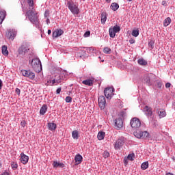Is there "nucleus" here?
<instances>
[{
    "label": "nucleus",
    "instance_id": "nucleus-1",
    "mask_svg": "<svg viewBox=\"0 0 175 175\" xmlns=\"http://www.w3.org/2000/svg\"><path fill=\"white\" fill-rule=\"evenodd\" d=\"M26 16L31 24H34L36 27H39V16L34 8H29L26 12Z\"/></svg>",
    "mask_w": 175,
    "mask_h": 175
},
{
    "label": "nucleus",
    "instance_id": "nucleus-2",
    "mask_svg": "<svg viewBox=\"0 0 175 175\" xmlns=\"http://www.w3.org/2000/svg\"><path fill=\"white\" fill-rule=\"evenodd\" d=\"M31 66L33 70H35V72H36L37 73H40V72H42V62H40V59H39L38 58L32 59Z\"/></svg>",
    "mask_w": 175,
    "mask_h": 175
},
{
    "label": "nucleus",
    "instance_id": "nucleus-3",
    "mask_svg": "<svg viewBox=\"0 0 175 175\" xmlns=\"http://www.w3.org/2000/svg\"><path fill=\"white\" fill-rule=\"evenodd\" d=\"M67 5L69 10L71 11L72 14H79L80 13V9H79V5H76L73 1H68Z\"/></svg>",
    "mask_w": 175,
    "mask_h": 175
},
{
    "label": "nucleus",
    "instance_id": "nucleus-4",
    "mask_svg": "<svg viewBox=\"0 0 175 175\" xmlns=\"http://www.w3.org/2000/svg\"><path fill=\"white\" fill-rule=\"evenodd\" d=\"M130 125L133 129H137V128L142 126V122L140 121V119L137 118H133L131 120Z\"/></svg>",
    "mask_w": 175,
    "mask_h": 175
},
{
    "label": "nucleus",
    "instance_id": "nucleus-5",
    "mask_svg": "<svg viewBox=\"0 0 175 175\" xmlns=\"http://www.w3.org/2000/svg\"><path fill=\"white\" fill-rule=\"evenodd\" d=\"M16 35L17 31L13 29H9L5 32L6 38L9 39L10 40H14Z\"/></svg>",
    "mask_w": 175,
    "mask_h": 175
},
{
    "label": "nucleus",
    "instance_id": "nucleus-6",
    "mask_svg": "<svg viewBox=\"0 0 175 175\" xmlns=\"http://www.w3.org/2000/svg\"><path fill=\"white\" fill-rule=\"evenodd\" d=\"M21 73L22 75L24 76V77H27L28 79H30L31 80H33L35 79V73L32 72L31 70H22L21 71Z\"/></svg>",
    "mask_w": 175,
    "mask_h": 175
},
{
    "label": "nucleus",
    "instance_id": "nucleus-7",
    "mask_svg": "<svg viewBox=\"0 0 175 175\" xmlns=\"http://www.w3.org/2000/svg\"><path fill=\"white\" fill-rule=\"evenodd\" d=\"M114 88H106L104 90L105 96L107 99H111L113 95H114Z\"/></svg>",
    "mask_w": 175,
    "mask_h": 175
},
{
    "label": "nucleus",
    "instance_id": "nucleus-8",
    "mask_svg": "<svg viewBox=\"0 0 175 175\" xmlns=\"http://www.w3.org/2000/svg\"><path fill=\"white\" fill-rule=\"evenodd\" d=\"M18 54L21 55H25L29 53V46L27 45H22L18 50Z\"/></svg>",
    "mask_w": 175,
    "mask_h": 175
},
{
    "label": "nucleus",
    "instance_id": "nucleus-9",
    "mask_svg": "<svg viewBox=\"0 0 175 175\" xmlns=\"http://www.w3.org/2000/svg\"><path fill=\"white\" fill-rule=\"evenodd\" d=\"M98 105L101 110H103L106 107V98L103 96H100L98 98Z\"/></svg>",
    "mask_w": 175,
    "mask_h": 175
},
{
    "label": "nucleus",
    "instance_id": "nucleus-10",
    "mask_svg": "<svg viewBox=\"0 0 175 175\" xmlns=\"http://www.w3.org/2000/svg\"><path fill=\"white\" fill-rule=\"evenodd\" d=\"M20 161L21 162V163H23V165H27V163H28V161H29V157L27 155H25V154H24V152L21 153V159Z\"/></svg>",
    "mask_w": 175,
    "mask_h": 175
},
{
    "label": "nucleus",
    "instance_id": "nucleus-11",
    "mask_svg": "<svg viewBox=\"0 0 175 175\" xmlns=\"http://www.w3.org/2000/svg\"><path fill=\"white\" fill-rule=\"evenodd\" d=\"M115 125L116 129H121L124 125V122L121 118H119L115 120Z\"/></svg>",
    "mask_w": 175,
    "mask_h": 175
},
{
    "label": "nucleus",
    "instance_id": "nucleus-12",
    "mask_svg": "<svg viewBox=\"0 0 175 175\" xmlns=\"http://www.w3.org/2000/svg\"><path fill=\"white\" fill-rule=\"evenodd\" d=\"M124 140L119 139L114 144L115 150H120L124 146Z\"/></svg>",
    "mask_w": 175,
    "mask_h": 175
},
{
    "label": "nucleus",
    "instance_id": "nucleus-13",
    "mask_svg": "<svg viewBox=\"0 0 175 175\" xmlns=\"http://www.w3.org/2000/svg\"><path fill=\"white\" fill-rule=\"evenodd\" d=\"M75 165H80V163H81V162H83V156H81V154H77L75 157Z\"/></svg>",
    "mask_w": 175,
    "mask_h": 175
},
{
    "label": "nucleus",
    "instance_id": "nucleus-14",
    "mask_svg": "<svg viewBox=\"0 0 175 175\" xmlns=\"http://www.w3.org/2000/svg\"><path fill=\"white\" fill-rule=\"evenodd\" d=\"M64 33V30L62 29H56L53 32V38H58Z\"/></svg>",
    "mask_w": 175,
    "mask_h": 175
},
{
    "label": "nucleus",
    "instance_id": "nucleus-15",
    "mask_svg": "<svg viewBox=\"0 0 175 175\" xmlns=\"http://www.w3.org/2000/svg\"><path fill=\"white\" fill-rule=\"evenodd\" d=\"M144 111H146V116L148 117H151L152 116V108L146 106L144 109Z\"/></svg>",
    "mask_w": 175,
    "mask_h": 175
},
{
    "label": "nucleus",
    "instance_id": "nucleus-16",
    "mask_svg": "<svg viewBox=\"0 0 175 175\" xmlns=\"http://www.w3.org/2000/svg\"><path fill=\"white\" fill-rule=\"evenodd\" d=\"M45 85L53 87V85H57V84H55V80L53 79H48L45 83Z\"/></svg>",
    "mask_w": 175,
    "mask_h": 175
},
{
    "label": "nucleus",
    "instance_id": "nucleus-17",
    "mask_svg": "<svg viewBox=\"0 0 175 175\" xmlns=\"http://www.w3.org/2000/svg\"><path fill=\"white\" fill-rule=\"evenodd\" d=\"M82 83L85 85H88L89 87H91V85H94V79H86L82 81Z\"/></svg>",
    "mask_w": 175,
    "mask_h": 175
},
{
    "label": "nucleus",
    "instance_id": "nucleus-18",
    "mask_svg": "<svg viewBox=\"0 0 175 175\" xmlns=\"http://www.w3.org/2000/svg\"><path fill=\"white\" fill-rule=\"evenodd\" d=\"M48 129L49 131H55L57 129V124L53 122L48 123Z\"/></svg>",
    "mask_w": 175,
    "mask_h": 175
},
{
    "label": "nucleus",
    "instance_id": "nucleus-19",
    "mask_svg": "<svg viewBox=\"0 0 175 175\" xmlns=\"http://www.w3.org/2000/svg\"><path fill=\"white\" fill-rule=\"evenodd\" d=\"M158 115L159 116L160 118H163V117H166V111L164 109H159Z\"/></svg>",
    "mask_w": 175,
    "mask_h": 175
},
{
    "label": "nucleus",
    "instance_id": "nucleus-20",
    "mask_svg": "<svg viewBox=\"0 0 175 175\" xmlns=\"http://www.w3.org/2000/svg\"><path fill=\"white\" fill-rule=\"evenodd\" d=\"M53 167H56V168L57 167H64L65 166V165L63 163L53 161Z\"/></svg>",
    "mask_w": 175,
    "mask_h": 175
},
{
    "label": "nucleus",
    "instance_id": "nucleus-21",
    "mask_svg": "<svg viewBox=\"0 0 175 175\" xmlns=\"http://www.w3.org/2000/svg\"><path fill=\"white\" fill-rule=\"evenodd\" d=\"M46 111H47V105H44L40 110V114H41V116H44Z\"/></svg>",
    "mask_w": 175,
    "mask_h": 175
},
{
    "label": "nucleus",
    "instance_id": "nucleus-22",
    "mask_svg": "<svg viewBox=\"0 0 175 175\" xmlns=\"http://www.w3.org/2000/svg\"><path fill=\"white\" fill-rule=\"evenodd\" d=\"M53 80H55V84H57H57L61 83V75H59V74L56 75Z\"/></svg>",
    "mask_w": 175,
    "mask_h": 175
},
{
    "label": "nucleus",
    "instance_id": "nucleus-23",
    "mask_svg": "<svg viewBox=\"0 0 175 175\" xmlns=\"http://www.w3.org/2000/svg\"><path fill=\"white\" fill-rule=\"evenodd\" d=\"M2 54L3 55H9V51H8V46H6V45L2 46Z\"/></svg>",
    "mask_w": 175,
    "mask_h": 175
},
{
    "label": "nucleus",
    "instance_id": "nucleus-24",
    "mask_svg": "<svg viewBox=\"0 0 175 175\" xmlns=\"http://www.w3.org/2000/svg\"><path fill=\"white\" fill-rule=\"evenodd\" d=\"M72 138L77 140V139H79V131H77V130H75L72 132Z\"/></svg>",
    "mask_w": 175,
    "mask_h": 175
},
{
    "label": "nucleus",
    "instance_id": "nucleus-25",
    "mask_svg": "<svg viewBox=\"0 0 175 175\" xmlns=\"http://www.w3.org/2000/svg\"><path fill=\"white\" fill-rule=\"evenodd\" d=\"M120 8V5L117 3H112L111 5V9L113 10V12H116Z\"/></svg>",
    "mask_w": 175,
    "mask_h": 175
},
{
    "label": "nucleus",
    "instance_id": "nucleus-26",
    "mask_svg": "<svg viewBox=\"0 0 175 175\" xmlns=\"http://www.w3.org/2000/svg\"><path fill=\"white\" fill-rule=\"evenodd\" d=\"M5 17H6V14L4 12H0V24H2V23H3Z\"/></svg>",
    "mask_w": 175,
    "mask_h": 175
},
{
    "label": "nucleus",
    "instance_id": "nucleus-27",
    "mask_svg": "<svg viewBox=\"0 0 175 175\" xmlns=\"http://www.w3.org/2000/svg\"><path fill=\"white\" fill-rule=\"evenodd\" d=\"M109 29L114 31L115 33H117V32H120V31H121V28L118 25L114 26L113 27H110Z\"/></svg>",
    "mask_w": 175,
    "mask_h": 175
},
{
    "label": "nucleus",
    "instance_id": "nucleus-28",
    "mask_svg": "<svg viewBox=\"0 0 175 175\" xmlns=\"http://www.w3.org/2000/svg\"><path fill=\"white\" fill-rule=\"evenodd\" d=\"M105 132H99L97 135L98 140H103L105 139Z\"/></svg>",
    "mask_w": 175,
    "mask_h": 175
},
{
    "label": "nucleus",
    "instance_id": "nucleus-29",
    "mask_svg": "<svg viewBox=\"0 0 175 175\" xmlns=\"http://www.w3.org/2000/svg\"><path fill=\"white\" fill-rule=\"evenodd\" d=\"M172 23V19L168 17L163 21V25L164 27H167L170 23Z\"/></svg>",
    "mask_w": 175,
    "mask_h": 175
},
{
    "label": "nucleus",
    "instance_id": "nucleus-30",
    "mask_svg": "<svg viewBox=\"0 0 175 175\" xmlns=\"http://www.w3.org/2000/svg\"><path fill=\"white\" fill-rule=\"evenodd\" d=\"M138 64L139 65L146 66V65H147V61H146L144 59H138Z\"/></svg>",
    "mask_w": 175,
    "mask_h": 175
},
{
    "label": "nucleus",
    "instance_id": "nucleus-31",
    "mask_svg": "<svg viewBox=\"0 0 175 175\" xmlns=\"http://www.w3.org/2000/svg\"><path fill=\"white\" fill-rule=\"evenodd\" d=\"M141 169H142V170H146V169H148V161L144 162L141 165Z\"/></svg>",
    "mask_w": 175,
    "mask_h": 175
},
{
    "label": "nucleus",
    "instance_id": "nucleus-32",
    "mask_svg": "<svg viewBox=\"0 0 175 175\" xmlns=\"http://www.w3.org/2000/svg\"><path fill=\"white\" fill-rule=\"evenodd\" d=\"M134 136H135V137H137V139H142V131H136L134 133Z\"/></svg>",
    "mask_w": 175,
    "mask_h": 175
},
{
    "label": "nucleus",
    "instance_id": "nucleus-33",
    "mask_svg": "<svg viewBox=\"0 0 175 175\" xmlns=\"http://www.w3.org/2000/svg\"><path fill=\"white\" fill-rule=\"evenodd\" d=\"M131 35L132 36H135V38H137V36H139V29L133 30Z\"/></svg>",
    "mask_w": 175,
    "mask_h": 175
},
{
    "label": "nucleus",
    "instance_id": "nucleus-34",
    "mask_svg": "<svg viewBox=\"0 0 175 175\" xmlns=\"http://www.w3.org/2000/svg\"><path fill=\"white\" fill-rule=\"evenodd\" d=\"M144 81L147 84V85H151V81L150 79V77L148 76L145 77Z\"/></svg>",
    "mask_w": 175,
    "mask_h": 175
},
{
    "label": "nucleus",
    "instance_id": "nucleus-35",
    "mask_svg": "<svg viewBox=\"0 0 175 175\" xmlns=\"http://www.w3.org/2000/svg\"><path fill=\"white\" fill-rule=\"evenodd\" d=\"M11 167L13 170H17V167H18V165L16 162L12 161L11 163Z\"/></svg>",
    "mask_w": 175,
    "mask_h": 175
},
{
    "label": "nucleus",
    "instance_id": "nucleus-36",
    "mask_svg": "<svg viewBox=\"0 0 175 175\" xmlns=\"http://www.w3.org/2000/svg\"><path fill=\"white\" fill-rule=\"evenodd\" d=\"M103 53L105 54H110V53H111V49L109 47H105L103 49Z\"/></svg>",
    "mask_w": 175,
    "mask_h": 175
},
{
    "label": "nucleus",
    "instance_id": "nucleus-37",
    "mask_svg": "<svg viewBox=\"0 0 175 175\" xmlns=\"http://www.w3.org/2000/svg\"><path fill=\"white\" fill-rule=\"evenodd\" d=\"M110 38H116V33L111 29H109Z\"/></svg>",
    "mask_w": 175,
    "mask_h": 175
},
{
    "label": "nucleus",
    "instance_id": "nucleus-38",
    "mask_svg": "<svg viewBox=\"0 0 175 175\" xmlns=\"http://www.w3.org/2000/svg\"><path fill=\"white\" fill-rule=\"evenodd\" d=\"M27 3L29 6V9H32V8H33V0H27Z\"/></svg>",
    "mask_w": 175,
    "mask_h": 175
},
{
    "label": "nucleus",
    "instance_id": "nucleus-39",
    "mask_svg": "<svg viewBox=\"0 0 175 175\" xmlns=\"http://www.w3.org/2000/svg\"><path fill=\"white\" fill-rule=\"evenodd\" d=\"M44 18H50V11L46 10L44 15Z\"/></svg>",
    "mask_w": 175,
    "mask_h": 175
},
{
    "label": "nucleus",
    "instance_id": "nucleus-40",
    "mask_svg": "<svg viewBox=\"0 0 175 175\" xmlns=\"http://www.w3.org/2000/svg\"><path fill=\"white\" fill-rule=\"evenodd\" d=\"M106 20H107V17L106 16V15L102 14V16H101L102 24H105V23H106Z\"/></svg>",
    "mask_w": 175,
    "mask_h": 175
},
{
    "label": "nucleus",
    "instance_id": "nucleus-41",
    "mask_svg": "<svg viewBox=\"0 0 175 175\" xmlns=\"http://www.w3.org/2000/svg\"><path fill=\"white\" fill-rule=\"evenodd\" d=\"M127 159L129 161H133V159H135V154L132 153V154H129L127 157Z\"/></svg>",
    "mask_w": 175,
    "mask_h": 175
},
{
    "label": "nucleus",
    "instance_id": "nucleus-42",
    "mask_svg": "<svg viewBox=\"0 0 175 175\" xmlns=\"http://www.w3.org/2000/svg\"><path fill=\"white\" fill-rule=\"evenodd\" d=\"M65 100L66 103H70L72 102V97L66 96Z\"/></svg>",
    "mask_w": 175,
    "mask_h": 175
},
{
    "label": "nucleus",
    "instance_id": "nucleus-43",
    "mask_svg": "<svg viewBox=\"0 0 175 175\" xmlns=\"http://www.w3.org/2000/svg\"><path fill=\"white\" fill-rule=\"evenodd\" d=\"M142 135L143 138L148 137V132L147 131H144V132L142 131Z\"/></svg>",
    "mask_w": 175,
    "mask_h": 175
},
{
    "label": "nucleus",
    "instance_id": "nucleus-44",
    "mask_svg": "<svg viewBox=\"0 0 175 175\" xmlns=\"http://www.w3.org/2000/svg\"><path fill=\"white\" fill-rule=\"evenodd\" d=\"M103 155L105 159L109 158V157H110V154L107 151H105Z\"/></svg>",
    "mask_w": 175,
    "mask_h": 175
},
{
    "label": "nucleus",
    "instance_id": "nucleus-45",
    "mask_svg": "<svg viewBox=\"0 0 175 175\" xmlns=\"http://www.w3.org/2000/svg\"><path fill=\"white\" fill-rule=\"evenodd\" d=\"M90 35H91V31H88L84 33L83 36H84V38H88V36H90Z\"/></svg>",
    "mask_w": 175,
    "mask_h": 175
},
{
    "label": "nucleus",
    "instance_id": "nucleus-46",
    "mask_svg": "<svg viewBox=\"0 0 175 175\" xmlns=\"http://www.w3.org/2000/svg\"><path fill=\"white\" fill-rule=\"evenodd\" d=\"M21 126H23V128H25V125H27V122H25V120H23L21 122Z\"/></svg>",
    "mask_w": 175,
    "mask_h": 175
},
{
    "label": "nucleus",
    "instance_id": "nucleus-47",
    "mask_svg": "<svg viewBox=\"0 0 175 175\" xmlns=\"http://www.w3.org/2000/svg\"><path fill=\"white\" fill-rule=\"evenodd\" d=\"M15 92H16V94H17V95H20V92H21L20 89L16 88V89L15 90Z\"/></svg>",
    "mask_w": 175,
    "mask_h": 175
},
{
    "label": "nucleus",
    "instance_id": "nucleus-48",
    "mask_svg": "<svg viewBox=\"0 0 175 175\" xmlns=\"http://www.w3.org/2000/svg\"><path fill=\"white\" fill-rule=\"evenodd\" d=\"M161 5H163V6H167V3L166 1H163Z\"/></svg>",
    "mask_w": 175,
    "mask_h": 175
},
{
    "label": "nucleus",
    "instance_id": "nucleus-49",
    "mask_svg": "<svg viewBox=\"0 0 175 175\" xmlns=\"http://www.w3.org/2000/svg\"><path fill=\"white\" fill-rule=\"evenodd\" d=\"M170 85H172V84H170V83H167L165 84V88H170Z\"/></svg>",
    "mask_w": 175,
    "mask_h": 175
},
{
    "label": "nucleus",
    "instance_id": "nucleus-50",
    "mask_svg": "<svg viewBox=\"0 0 175 175\" xmlns=\"http://www.w3.org/2000/svg\"><path fill=\"white\" fill-rule=\"evenodd\" d=\"M129 43H131V44H133V43H135V40L133 38L130 39Z\"/></svg>",
    "mask_w": 175,
    "mask_h": 175
},
{
    "label": "nucleus",
    "instance_id": "nucleus-51",
    "mask_svg": "<svg viewBox=\"0 0 175 175\" xmlns=\"http://www.w3.org/2000/svg\"><path fill=\"white\" fill-rule=\"evenodd\" d=\"M3 85V83L2 82V80L0 79V91L2 90V87Z\"/></svg>",
    "mask_w": 175,
    "mask_h": 175
},
{
    "label": "nucleus",
    "instance_id": "nucleus-52",
    "mask_svg": "<svg viewBox=\"0 0 175 175\" xmlns=\"http://www.w3.org/2000/svg\"><path fill=\"white\" fill-rule=\"evenodd\" d=\"M56 94H61V88L57 89Z\"/></svg>",
    "mask_w": 175,
    "mask_h": 175
},
{
    "label": "nucleus",
    "instance_id": "nucleus-53",
    "mask_svg": "<svg viewBox=\"0 0 175 175\" xmlns=\"http://www.w3.org/2000/svg\"><path fill=\"white\" fill-rule=\"evenodd\" d=\"M46 24H47V25H49V24H50V18H46Z\"/></svg>",
    "mask_w": 175,
    "mask_h": 175
},
{
    "label": "nucleus",
    "instance_id": "nucleus-54",
    "mask_svg": "<svg viewBox=\"0 0 175 175\" xmlns=\"http://www.w3.org/2000/svg\"><path fill=\"white\" fill-rule=\"evenodd\" d=\"M159 88H162V83L158 82L157 83Z\"/></svg>",
    "mask_w": 175,
    "mask_h": 175
},
{
    "label": "nucleus",
    "instance_id": "nucleus-55",
    "mask_svg": "<svg viewBox=\"0 0 175 175\" xmlns=\"http://www.w3.org/2000/svg\"><path fill=\"white\" fill-rule=\"evenodd\" d=\"M124 165H128V158H124Z\"/></svg>",
    "mask_w": 175,
    "mask_h": 175
},
{
    "label": "nucleus",
    "instance_id": "nucleus-56",
    "mask_svg": "<svg viewBox=\"0 0 175 175\" xmlns=\"http://www.w3.org/2000/svg\"><path fill=\"white\" fill-rule=\"evenodd\" d=\"M1 175H10L9 172H5Z\"/></svg>",
    "mask_w": 175,
    "mask_h": 175
},
{
    "label": "nucleus",
    "instance_id": "nucleus-57",
    "mask_svg": "<svg viewBox=\"0 0 175 175\" xmlns=\"http://www.w3.org/2000/svg\"><path fill=\"white\" fill-rule=\"evenodd\" d=\"M48 35H51V30L50 29L48 30Z\"/></svg>",
    "mask_w": 175,
    "mask_h": 175
},
{
    "label": "nucleus",
    "instance_id": "nucleus-58",
    "mask_svg": "<svg viewBox=\"0 0 175 175\" xmlns=\"http://www.w3.org/2000/svg\"><path fill=\"white\" fill-rule=\"evenodd\" d=\"M149 46H151V49H153L152 44H151V42H149Z\"/></svg>",
    "mask_w": 175,
    "mask_h": 175
},
{
    "label": "nucleus",
    "instance_id": "nucleus-59",
    "mask_svg": "<svg viewBox=\"0 0 175 175\" xmlns=\"http://www.w3.org/2000/svg\"><path fill=\"white\" fill-rule=\"evenodd\" d=\"M2 166V163H1V162H0V167Z\"/></svg>",
    "mask_w": 175,
    "mask_h": 175
},
{
    "label": "nucleus",
    "instance_id": "nucleus-60",
    "mask_svg": "<svg viewBox=\"0 0 175 175\" xmlns=\"http://www.w3.org/2000/svg\"><path fill=\"white\" fill-rule=\"evenodd\" d=\"M106 1H107V2H109L110 0H106Z\"/></svg>",
    "mask_w": 175,
    "mask_h": 175
},
{
    "label": "nucleus",
    "instance_id": "nucleus-61",
    "mask_svg": "<svg viewBox=\"0 0 175 175\" xmlns=\"http://www.w3.org/2000/svg\"><path fill=\"white\" fill-rule=\"evenodd\" d=\"M101 62H105V60H102Z\"/></svg>",
    "mask_w": 175,
    "mask_h": 175
},
{
    "label": "nucleus",
    "instance_id": "nucleus-62",
    "mask_svg": "<svg viewBox=\"0 0 175 175\" xmlns=\"http://www.w3.org/2000/svg\"><path fill=\"white\" fill-rule=\"evenodd\" d=\"M128 1H132V0H128Z\"/></svg>",
    "mask_w": 175,
    "mask_h": 175
}]
</instances>
